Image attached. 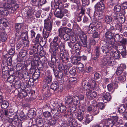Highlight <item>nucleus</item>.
<instances>
[{
    "label": "nucleus",
    "instance_id": "nucleus-49",
    "mask_svg": "<svg viewBox=\"0 0 127 127\" xmlns=\"http://www.w3.org/2000/svg\"><path fill=\"white\" fill-rule=\"evenodd\" d=\"M121 9V6L119 5H116L114 7V10L116 12H120Z\"/></svg>",
    "mask_w": 127,
    "mask_h": 127
},
{
    "label": "nucleus",
    "instance_id": "nucleus-62",
    "mask_svg": "<svg viewBox=\"0 0 127 127\" xmlns=\"http://www.w3.org/2000/svg\"><path fill=\"white\" fill-rule=\"evenodd\" d=\"M100 49L99 48L98 46H96L95 47V54L97 56H99L100 55Z\"/></svg>",
    "mask_w": 127,
    "mask_h": 127
},
{
    "label": "nucleus",
    "instance_id": "nucleus-8",
    "mask_svg": "<svg viewBox=\"0 0 127 127\" xmlns=\"http://www.w3.org/2000/svg\"><path fill=\"white\" fill-rule=\"evenodd\" d=\"M87 110V112L94 116L97 115L99 113V108L97 107H95L92 108L91 106H88Z\"/></svg>",
    "mask_w": 127,
    "mask_h": 127
},
{
    "label": "nucleus",
    "instance_id": "nucleus-9",
    "mask_svg": "<svg viewBox=\"0 0 127 127\" xmlns=\"http://www.w3.org/2000/svg\"><path fill=\"white\" fill-rule=\"evenodd\" d=\"M84 99V96L82 95L73 96V104L77 105L80 103V100H83Z\"/></svg>",
    "mask_w": 127,
    "mask_h": 127
},
{
    "label": "nucleus",
    "instance_id": "nucleus-6",
    "mask_svg": "<svg viewBox=\"0 0 127 127\" xmlns=\"http://www.w3.org/2000/svg\"><path fill=\"white\" fill-rule=\"evenodd\" d=\"M113 18L118 23H123L125 21L124 15L120 13H115L113 15Z\"/></svg>",
    "mask_w": 127,
    "mask_h": 127
},
{
    "label": "nucleus",
    "instance_id": "nucleus-25",
    "mask_svg": "<svg viewBox=\"0 0 127 127\" xmlns=\"http://www.w3.org/2000/svg\"><path fill=\"white\" fill-rule=\"evenodd\" d=\"M65 102L66 104L70 106L73 104V97L71 96H66L65 98Z\"/></svg>",
    "mask_w": 127,
    "mask_h": 127
},
{
    "label": "nucleus",
    "instance_id": "nucleus-38",
    "mask_svg": "<svg viewBox=\"0 0 127 127\" xmlns=\"http://www.w3.org/2000/svg\"><path fill=\"white\" fill-rule=\"evenodd\" d=\"M114 39L115 41L116 42L120 41L123 39V37H121L120 35L119 34H116L114 36Z\"/></svg>",
    "mask_w": 127,
    "mask_h": 127
},
{
    "label": "nucleus",
    "instance_id": "nucleus-41",
    "mask_svg": "<svg viewBox=\"0 0 127 127\" xmlns=\"http://www.w3.org/2000/svg\"><path fill=\"white\" fill-rule=\"evenodd\" d=\"M9 105V103L8 101L4 100L1 104V106L4 109H6L8 107Z\"/></svg>",
    "mask_w": 127,
    "mask_h": 127
},
{
    "label": "nucleus",
    "instance_id": "nucleus-40",
    "mask_svg": "<svg viewBox=\"0 0 127 127\" xmlns=\"http://www.w3.org/2000/svg\"><path fill=\"white\" fill-rule=\"evenodd\" d=\"M27 53V51L26 50H22L19 53V56L23 58L26 55Z\"/></svg>",
    "mask_w": 127,
    "mask_h": 127
},
{
    "label": "nucleus",
    "instance_id": "nucleus-61",
    "mask_svg": "<svg viewBox=\"0 0 127 127\" xmlns=\"http://www.w3.org/2000/svg\"><path fill=\"white\" fill-rule=\"evenodd\" d=\"M37 64V60H32L31 62V65L32 66L34 67L36 66Z\"/></svg>",
    "mask_w": 127,
    "mask_h": 127
},
{
    "label": "nucleus",
    "instance_id": "nucleus-57",
    "mask_svg": "<svg viewBox=\"0 0 127 127\" xmlns=\"http://www.w3.org/2000/svg\"><path fill=\"white\" fill-rule=\"evenodd\" d=\"M19 5L18 4L14 5L12 8L11 12H14V11H16L17 9L19 7Z\"/></svg>",
    "mask_w": 127,
    "mask_h": 127
},
{
    "label": "nucleus",
    "instance_id": "nucleus-46",
    "mask_svg": "<svg viewBox=\"0 0 127 127\" xmlns=\"http://www.w3.org/2000/svg\"><path fill=\"white\" fill-rule=\"evenodd\" d=\"M1 23L3 24V25L5 27L8 26V23L7 22V20L5 18L1 19H0Z\"/></svg>",
    "mask_w": 127,
    "mask_h": 127
},
{
    "label": "nucleus",
    "instance_id": "nucleus-2",
    "mask_svg": "<svg viewBox=\"0 0 127 127\" xmlns=\"http://www.w3.org/2000/svg\"><path fill=\"white\" fill-rule=\"evenodd\" d=\"M105 44L102 46L101 47L102 51L105 54L108 53L110 50V48H117L114 42H111L110 41H105Z\"/></svg>",
    "mask_w": 127,
    "mask_h": 127
},
{
    "label": "nucleus",
    "instance_id": "nucleus-36",
    "mask_svg": "<svg viewBox=\"0 0 127 127\" xmlns=\"http://www.w3.org/2000/svg\"><path fill=\"white\" fill-rule=\"evenodd\" d=\"M126 107L124 105H122L120 106L118 109V111L120 113H124L125 111Z\"/></svg>",
    "mask_w": 127,
    "mask_h": 127
},
{
    "label": "nucleus",
    "instance_id": "nucleus-4",
    "mask_svg": "<svg viewBox=\"0 0 127 127\" xmlns=\"http://www.w3.org/2000/svg\"><path fill=\"white\" fill-rule=\"evenodd\" d=\"M24 25L21 23H17L15 26V35L17 40L20 39V38H23V35H22V31L23 30L22 27Z\"/></svg>",
    "mask_w": 127,
    "mask_h": 127
},
{
    "label": "nucleus",
    "instance_id": "nucleus-28",
    "mask_svg": "<svg viewBox=\"0 0 127 127\" xmlns=\"http://www.w3.org/2000/svg\"><path fill=\"white\" fill-rule=\"evenodd\" d=\"M122 23L117 22L115 25L116 31L118 32H124V30L122 27L121 25Z\"/></svg>",
    "mask_w": 127,
    "mask_h": 127
},
{
    "label": "nucleus",
    "instance_id": "nucleus-23",
    "mask_svg": "<svg viewBox=\"0 0 127 127\" xmlns=\"http://www.w3.org/2000/svg\"><path fill=\"white\" fill-rule=\"evenodd\" d=\"M102 99L103 101L105 102L110 101L111 99L110 94L106 92L103 93Z\"/></svg>",
    "mask_w": 127,
    "mask_h": 127
},
{
    "label": "nucleus",
    "instance_id": "nucleus-50",
    "mask_svg": "<svg viewBox=\"0 0 127 127\" xmlns=\"http://www.w3.org/2000/svg\"><path fill=\"white\" fill-rule=\"evenodd\" d=\"M53 59L55 60V57L53 58L51 57V61L49 62H48V64L52 68L54 66V60H53Z\"/></svg>",
    "mask_w": 127,
    "mask_h": 127
},
{
    "label": "nucleus",
    "instance_id": "nucleus-58",
    "mask_svg": "<svg viewBox=\"0 0 127 127\" xmlns=\"http://www.w3.org/2000/svg\"><path fill=\"white\" fill-rule=\"evenodd\" d=\"M7 3H4L3 5V6L6 9H9L10 8L11 6L10 5H9L8 2H7Z\"/></svg>",
    "mask_w": 127,
    "mask_h": 127
},
{
    "label": "nucleus",
    "instance_id": "nucleus-55",
    "mask_svg": "<svg viewBox=\"0 0 127 127\" xmlns=\"http://www.w3.org/2000/svg\"><path fill=\"white\" fill-rule=\"evenodd\" d=\"M69 72L71 75L73 76H75L76 74V70L75 68H72V69L70 70Z\"/></svg>",
    "mask_w": 127,
    "mask_h": 127
},
{
    "label": "nucleus",
    "instance_id": "nucleus-18",
    "mask_svg": "<svg viewBox=\"0 0 127 127\" xmlns=\"http://www.w3.org/2000/svg\"><path fill=\"white\" fill-rule=\"evenodd\" d=\"M113 34L110 31L106 32L105 34V36L106 38L105 41H109L111 42H114L112 41L113 39L112 38Z\"/></svg>",
    "mask_w": 127,
    "mask_h": 127
},
{
    "label": "nucleus",
    "instance_id": "nucleus-53",
    "mask_svg": "<svg viewBox=\"0 0 127 127\" xmlns=\"http://www.w3.org/2000/svg\"><path fill=\"white\" fill-rule=\"evenodd\" d=\"M59 108L60 111L62 113L65 112L66 109V106L64 105L61 106L59 107Z\"/></svg>",
    "mask_w": 127,
    "mask_h": 127
},
{
    "label": "nucleus",
    "instance_id": "nucleus-27",
    "mask_svg": "<svg viewBox=\"0 0 127 127\" xmlns=\"http://www.w3.org/2000/svg\"><path fill=\"white\" fill-rule=\"evenodd\" d=\"M60 1H58L57 2V3L56 5L55 3H51V6L52 8L55 9L56 8L58 7L60 8H63V4L62 2Z\"/></svg>",
    "mask_w": 127,
    "mask_h": 127
},
{
    "label": "nucleus",
    "instance_id": "nucleus-15",
    "mask_svg": "<svg viewBox=\"0 0 127 127\" xmlns=\"http://www.w3.org/2000/svg\"><path fill=\"white\" fill-rule=\"evenodd\" d=\"M86 96L89 99H92L96 97L97 93L95 91H92L91 90H88L87 91Z\"/></svg>",
    "mask_w": 127,
    "mask_h": 127
},
{
    "label": "nucleus",
    "instance_id": "nucleus-54",
    "mask_svg": "<svg viewBox=\"0 0 127 127\" xmlns=\"http://www.w3.org/2000/svg\"><path fill=\"white\" fill-rule=\"evenodd\" d=\"M73 28L74 30L76 31H78V32H79V33H80V32H81V31L80 29L79 26L77 25H74L73 27Z\"/></svg>",
    "mask_w": 127,
    "mask_h": 127
},
{
    "label": "nucleus",
    "instance_id": "nucleus-7",
    "mask_svg": "<svg viewBox=\"0 0 127 127\" xmlns=\"http://www.w3.org/2000/svg\"><path fill=\"white\" fill-rule=\"evenodd\" d=\"M52 28V24L49 19L48 18L44 20V29L50 32Z\"/></svg>",
    "mask_w": 127,
    "mask_h": 127
},
{
    "label": "nucleus",
    "instance_id": "nucleus-14",
    "mask_svg": "<svg viewBox=\"0 0 127 127\" xmlns=\"http://www.w3.org/2000/svg\"><path fill=\"white\" fill-rule=\"evenodd\" d=\"M109 54H110V55H109L108 56L110 58V59H111V60L113 59H118L120 56L119 52L118 51L110 52Z\"/></svg>",
    "mask_w": 127,
    "mask_h": 127
},
{
    "label": "nucleus",
    "instance_id": "nucleus-16",
    "mask_svg": "<svg viewBox=\"0 0 127 127\" xmlns=\"http://www.w3.org/2000/svg\"><path fill=\"white\" fill-rule=\"evenodd\" d=\"M59 46L58 44H56L55 46L51 45H50V48L49 49V51L51 53L52 56L55 57L56 55V51L58 49Z\"/></svg>",
    "mask_w": 127,
    "mask_h": 127
},
{
    "label": "nucleus",
    "instance_id": "nucleus-12",
    "mask_svg": "<svg viewBox=\"0 0 127 127\" xmlns=\"http://www.w3.org/2000/svg\"><path fill=\"white\" fill-rule=\"evenodd\" d=\"M79 33L81 34L80 37L82 43V44H81L82 46L85 47H87V36L86 34L82 31H81V32Z\"/></svg>",
    "mask_w": 127,
    "mask_h": 127
},
{
    "label": "nucleus",
    "instance_id": "nucleus-64",
    "mask_svg": "<svg viewBox=\"0 0 127 127\" xmlns=\"http://www.w3.org/2000/svg\"><path fill=\"white\" fill-rule=\"evenodd\" d=\"M15 52V49L14 48H11L8 51L9 54L11 55H13Z\"/></svg>",
    "mask_w": 127,
    "mask_h": 127
},
{
    "label": "nucleus",
    "instance_id": "nucleus-52",
    "mask_svg": "<svg viewBox=\"0 0 127 127\" xmlns=\"http://www.w3.org/2000/svg\"><path fill=\"white\" fill-rule=\"evenodd\" d=\"M48 31H46H46L45 32H44L43 31V37L44 38V39H46L45 40H46V39L47 38L49 35V33L50 32H48Z\"/></svg>",
    "mask_w": 127,
    "mask_h": 127
},
{
    "label": "nucleus",
    "instance_id": "nucleus-63",
    "mask_svg": "<svg viewBox=\"0 0 127 127\" xmlns=\"http://www.w3.org/2000/svg\"><path fill=\"white\" fill-rule=\"evenodd\" d=\"M88 43V44H89V46H91V45H95V41L94 39H92L89 41Z\"/></svg>",
    "mask_w": 127,
    "mask_h": 127
},
{
    "label": "nucleus",
    "instance_id": "nucleus-44",
    "mask_svg": "<svg viewBox=\"0 0 127 127\" xmlns=\"http://www.w3.org/2000/svg\"><path fill=\"white\" fill-rule=\"evenodd\" d=\"M51 105L54 108H57L59 107V105L58 102L51 100L50 101Z\"/></svg>",
    "mask_w": 127,
    "mask_h": 127
},
{
    "label": "nucleus",
    "instance_id": "nucleus-26",
    "mask_svg": "<svg viewBox=\"0 0 127 127\" xmlns=\"http://www.w3.org/2000/svg\"><path fill=\"white\" fill-rule=\"evenodd\" d=\"M125 46L122 45H120L118 46V48L120 51L121 55L123 57H125L126 55V52L125 48Z\"/></svg>",
    "mask_w": 127,
    "mask_h": 127
},
{
    "label": "nucleus",
    "instance_id": "nucleus-32",
    "mask_svg": "<svg viewBox=\"0 0 127 127\" xmlns=\"http://www.w3.org/2000/svg\"><path fill=\"white\" fill-rule=\"evenodd\" d=\"M40 74V72L39 70H36L33 74L32 75V78L33 79L36 80L39 77Z\"/></svg>",
    "mask_w": 127,
    "mask_h": 127
},
{
    "label": "nucleus",
    "instance_id": "nucleus-56",
    "mask_svg": "<svg viewBox=\"0 0 127 127\" xmlns=\"http://www.w3.org/2000/svg\"><path fill=\"white\" fill-rule=\"evenodd\" d=\"M60 58L63 60V61H65V62H68L67 60L68 59L67 57L65 58L64 54L63 53H61L60 54Z\"/></svg>",
    "mask_w": 127,
    "mask_h": 127
},
{
    "label": "nucleus",
    "instance_id": "nucleus-34",
    "mask_svg": "<svg viewBox=\"0 0 127 127\" xmlns=\"http://www.w3.org/2000/svg\"><path fill=\"white\" fill-rule=\"evenodd\" d=\"M59 35L60 36H62L64 35L65 33V28L64 27H62L58 30Z\"/></svg>",
    "mask_w": 127,
    "mask_h": 127
},
{
    "label": "nucleus",
    "instance_id": "nucleus-21",
    "mask_svg": "<svg viewBox=\"0 0 127 127\" xmlns=\"http://www.w3.org/2000/svg\"><path fill=\"white\" fill-rule=\"evenodd\" d=\"M101 82V80H100L98 81H93L92 83V88H95V90L99 91V84Z\"/></svg>",
    "mask_w": 127,
    "mask_h": 127
},
{
    "label": "nucleus",
    "instance_id": "nucleus-10",
    "mask_svg": "<svg viewBox=\"0 0 127 127\" xmlns=\"http://www.w3.org/2000/svg\"><path fill=\"white\" fill-rule=\"evenodd\" d=\"M127 74V72L125 71L123 72V74H121V76L119 77H116L114 80L115 84H117L120 82H123L125 81L126 79V76Z\"/></svg>",
    "mask_w": 127,
    "mask_h": 127
},
{
    "label": "nucleus",
    "instance_id": "nucleus-11",
    "mask_svg": "<svg viewBox=\"0 0 127 127\" xmlns=\"http://www.w3.org/2000/svg\"><path fill=\"white\" fill-rule=\"evenodd\" d=\"M110 58L109 57H107L106 58H103L101 60L100 63L102 65V66H105L106 65H112V61Z\"/></svg>",
    "mask_w": 127,
    "mask_h": 127
},
{
    "label": "nucleus",
    "instance_id": "nucleus-60",
    "mask_svg": "<svg viewBox=\"0 0 127 127\" xmlns=\"http://www.w3.org/2000/svg\"><path fill=\"white\" fill-rule=\"evenodd\" d=\"M96 26L98 29L99 30L101 29L102 27V23L100 21H99L97 22Z\"/></svg>",
    "mask_w": 127,
    "mask_h": 127
},
{
    "label": "nucleus",
    "instance_id": "nucleus-37",
    "mask_svg": "<svg viewBox=\"0 0 127 127\" xmlns=\"http://www.w3.org/2000/svg\"><path fill=\"white\" fill-rule=\"evenodd\" d=\"M112 18L109 15H106L105 17L104 20L105 22L107 24H109L111 22L112 20Z\"/></svg>",
    "mask_w": 127,
    "mask_h": 127
},
{
    "label": "nucleus",
    "instance_id": "nucleus-29",
    "mask_svg": "<svg viewBox=\"0 0 127 127\" xmlns=\"http://www.w3.org/2000/svg\"><path fill=\"white\" fill-rule=\"evenodd\" d=\"M52 80V76L50 74L44 78L43 81L45 83H51Z\"/></svg>",
    "mask_w": 127,
    "mask_h": 127
},
{
    "label": "nucleus",
    "instance_id": "nucleus-33",
    "mask_svg": "<svg viewBox=\"0 0 127 127\" xmlns=\"http://www.w3.org/2000/svg\"><path fill=\"white\" fill-rule=\"evenodd\" d=\"M82 84H84L83 87L85 90H87V91L88 90H90L91 85L89 83L84 81L83 82Z\"/></svg>",
    "mask_w": 127,
    "mask_h": 127
},
{
    "label": "nucleus",
    "instance_id": "nucleus-39",
    "mask_svg": "<svg viewBox=\"0 0 127 127\" xmlns=\"http://www.w3.org/2000/svg\"><path fill=\"white\" fill-rule=\"evenodd\" d=\"M80 60V57H73L72 59V62L74 64H79V61Z\"/></svg>",
    "mask_w": 127,
    "mask_h": 127
},
{
    "label": "nucleus",
    "instance_id": "nucleus-43",
    "mask_svg": "<svg viewBox=\"0 0 127 127\" xmlns=\"http://www.w3.org/2000/svg\"><path fill=\"white\" fill-rule=\"evenodd\" d=\"M47 122L50 125H53L56 123V120L55 119L53 118L50 119L49 120H48Z\"/></svg>",
    "mask_w": 127,
    "mask_h": 127
},
{
    "label": "nucleus",
    "instance_id": "nucleus-20",
    "mask_svg": "<svg viewBox=\"0 0 127 127\" xmlns=\"http://www.w3.org/2000/svg\"><path fill=\"white\" fill-rule=\"evenodd\" d=\"M92 115H86L83 120L82 122L85 125L88 124L93 119Z\"/></svg>",
    "mask_w": 127,
    "mask_h": 127
},
{
    "label": "nucleus",
    "instance_id": "nucleus-24",
    "mask_svg": "<svg viewBox=\"0 0 127 127\" xmlns=\"http://www.w3.org/2000/svg\"><path fill=\"white\" fill-rule=\"evenodd\" d=\"M51 112L54 115V116L55 118L58 120H61V116L60 115L59 112L57 109H52L51 110Z\"/></svg>",
    "mask_w": 127,
    "mask_h": 127
},
{
    "label": "nucleus",
    "instance_id": "nucleus-22",
    "mask_svg": "<svg viewBox=\"0 0 127 127\" xmlns=\"http://www.w3.org/2000/svg\"><path fill=\"white\" fill-rule=\"evenodd\" d=\"M54 14L57 17L61 19L64 16V14L61 11L60 9L57 8L54 12Z\"/></svg>",
    "mask_w": 127,
    "mask_h": 127
},
{
    "label": "nucleus",
    "instance_id": "nucleus-17",
    "mask_svg": "<svg viewBox=\"0 0 127 127\" xmlns=\"http://www.w3.org/2000/svg\"><path fill=\"white\" fill-rule=\"evenodd\" d=\"M126 68V66L124 64H121L117 68V75H120L123 74L124 71Z\"/></svg>",
    "mask_w": 127,
    "mask_h": 127
},
{
    "label": "nucleus",
    "instance_id": "nucleus-31",
    "mask_svg": "<svg viewBox=\"0 0 127 127\" xmlns=\"http://www.w3.org/2000/svg\"><path fill=\"white\" fill-rule=\"evenodd\" d=\"M51 88L54 91L59 89L58 83L56 81L53 82L51 85Z\"/></svg>",
    "mask_w": 127,
    "mask_h": 127
},
{
    "label": "nucleus",
    "instance_id": "nucleus-3",
    "mask_svg": "<svg viewBox=\"0 0 127 127\" xmlns=\"http://www.w3.org/2000/svg\"><path fill=\"white\" fill-rule=\"evenodd\" d=\"M42 39V38L40 34L38 33L36 36L35 38L32 40L34 44H33V49L34 50L35 52L36 53L39 51V49L41 47V46L39 45V41H41Z\"/></svg>",
    "mask_w": 127,
    "mask_h": 127
},
{
    "label": "nucleus",
    "instance_id": "nucleus-47",
    "mask_svg": "<svg viewBox=\"0 0 127 127\" xmlns=\"http://www.w3.org/2000/svg\"><path fill=\"white\" fill-rule=\"evenodd\" d=\"M43 115L45 118H48L50 117L51 116V113L48 111H45L43 113Z\"/></svg>",
    "mask_w": 127,
    "mask_h": 127
},
{
    "label": "nucleus",
    "instance_id": "nucleus-1",
    "mask_svg": "<svg viewBox=\"0 0 127 127\" xmlns=\"http://www.w3.org/2000/svg\"><path fill=\"white\" fill-rule=\"evenodd\" d=\"M112 119H108L106 120L105 125L107 127H112L113 126H117L121 125L122 124V120L118 121V117L117 116H112Z\"/></svg>",
    "mask_w": 127,
    "mask_h": 127
},
{
    "label": "nucleus",
    "instance_id": "nucleus-19",
    "mask_svg": "<svg viewBox=\"0 0 127 127\" xmlns=\"http://www.w3.org/2000/svg\"><path fill=\"white\" fill-rule=\"evenodd\" d=\"M95 7L100 12L102 11L105 8L104 4L101 2L97 3L95 5Z\"/></svg>",
    "mask_w": 127,
    "mask_h": 127
},
{
    "label": "nucleus",
    "instance_id": "nucleus-48",
    "mask_svg": "<svg viewBox=\"0 0 127 127\" xmlns=\"http://www.w3.org/2000/svg\"><path fill=\"white\" fill-rule=\"evenodd\" d=\"M58 37L56 36L54 37L53 39V41L51 42V45H54V46H55V44H58V43H57L58 39Z\"/></svg>",
    "mask_w": 127,
    "mask_h": 127
},
{
    "label": "nucleus",
    "instance_id": "nucleus-59",
    "mask_svg": "<svg viewBox=\"0 0 127 127\" xmlns=\"http://www.w3.org/2000/svg\"><path fill=\"white\" fill-rule=\"evenodd\" d=\"M65 33H67V34L69 35H72L73 33L72 32V30L71 29L67 28L66 29Z\"/></svg>",
    "mask_w": 127,
    "mask_h": 127
},
{
    "label": "nucleus",
    "instance_id": "nucleus-35",
    "mask_svg": "<svg viewBox=\"0 0 127 127\" xmlns=\"http://www.w3.org/2000/svg\"><path fill=\"white\" fill-rule=\"evenodd\" d=\"M1 40L3 42L6 40L7 39V35L5 32L4 31L2 32L0 34V36Z\"/></svg>",
    "mask_w": 127,
    "mask_h": 127
},
{
    "label": "nucleus",
    "instance_id": "nucleus-42",
    "mask_svg": "<svg viewBox=\"0 0 127 127\" xmlns=\"http://www.w3.org/2000/svg\"><path fill=\"white\" fill-rule=\"evenodd\" d=\"M68 82L71 84H74L77 82L76 79L75 77H70L69 79Z\"/></svg>",
    "mask_w": 127,
    "mask_h": 127
},
{
    "label": "nucleus",
    "instance_id": "nucleus-13",
    "mask_svg": "<svg viewBox=\"0 0 127 127\" xmlns=\"http://www.w3.org/2000/svg\"><path fill=\"white\" fill-rule=\"evenodd\" d=\"M69 126L72 127H80L81 126L80 124H78L75 120L70 117L68 119Z\"/></svg>",
    "mask_w": 127,
    "mask_h": 127
},
{
    "label": "nucleus",
    "instance_id": "nucleus-51",
    "mask_svg": "<svg viewBox=\"0 0 127 127\" xmlns=\"http://www.w3.org/2000/svg\"><path fill=\"white\" fill-rule=\"evenodd\" d=\"M82 5L83 6H88L90 3L89 0H81Z\"/></svg>",
    "mask_w": 127,
    "mask_h": 127
},
{
    "label": "nucleus",
    "instance_id": "nucleus-5",
    "mask_svg": "<svg viewBox=\"0 0 127 127\" xmlns=\"http://www.w3.org/2000/svg\"><path fill=\"white\" fill-rule=\"evenodd\" d=\"M65 64L64 66L62 64H60L58 65L59 69L60 71L63 70L64 73L67 75L69 72V68L72 66L71 63L69 62H65Z\"/></svg>",
    "mask_w": 127,
    "mask_h": 127
},
{
    "label": "nucleus",
    "instance_id": "nucleus-45",
    "mask_svg": "<svg viewBox=\"0 0 127 127\" xmlns=\"http://www.w3.org/2000/svg\"><path fill=\"white\" fill-rule=\"evenodd\" d=\"M15 77L13 75H11L9 77L8 76V77L7 78V80L8 81L11 83L14 82V80L15 79Z\"/></svg>",
    "mask_w": 127,
    "mask_h": 127
},
{
    "label": "nucleus",
    "instance_id": "nucleus-30",
    "mask_svg": "<svg viewBox=\"0 0 127 127\" xmlns=\"http://www.w3.org/2000/svg\"><path fill=\"white\" fill-rule=\"evenodd\" d=\"M95 26L93 24L91 23L89 26L88 32L90 33H92L95 30Z\"/></svg>",
    "mask_w": 127,
    "mask_h": 127
}]
</instances>
